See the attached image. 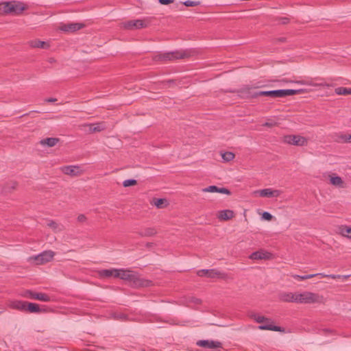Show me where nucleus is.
Returning <instances> with one entry per match:
<instances>
[{
    "instance_id": "obj_1",
    "label": "nucleus",
    "mask_w": 351,
    "mask_h": 351,
    "mask_svg": "<svg viewBox=\"0 0 351 351\" xmlns=\"http://www.w3.org/2000/svg\"><path fill=\"white\" fill-rule=\"evenodd\" d=\"M192 51L190 50H177L175 51L158 53L153 56V60L166 63L180 59H185L191 57Z\"/></svg>"
},
{
    "instance_id": "obj_2",
    "label": "nucleus",
    "mask_w": 351,
    "mask_h": 351,
    "mask_svg": "<svg viewBox=\"0 0 351 351\" xmlns=\"http://www.w3.org/2000/svg\"><path fill=\"white\" fill-rule=\"evenodd\" d=\"M10 306L13 309L21 311H27L31 313H39L46 311L45 309L40 308V306L36 303L21 300L12 301L10 304Z\"/></svg>"
},
{
    "instance_id": "obj_3",
    "label": "nucleus",
    "mask_w": 351,
    "mask_h": 351,
    "mask_svg": "<svg viewBox=\"0 0 351 351\" xmlns=\"http://www.w3.org/2000/svg\"><path fill=\"white\" fill-rule=\"evenodd\" d=\"M322 296L317 293L309 291H304L302 293H295V303L298 304H313L321 303L322 302Z\"/></svg>"
},
{
    "instance_id": "obj_4",
    "label": "nucleus",
    "mask_w": 351,
    "mask_h": 351,
    "mask_svg": "<svg viewBox=\"0 0 351 351\" xmlns=\"http://www.w3.org/2000/svg\"><path fill=\"white\" fill-rule=\"evenodd\" d=\"M150 19H137L128 21L123 24V27L127 29H138L145 28L148 26Z\"/></svg>"
},
{
    "instance_id": "obj_5",
    "label": "nucleus",
    "mask_w": 351,
    "mask_h": 351,
    "mask_svg": "<svg viewBox=\"0 0 351 351\" xmlns=\"http://www.w3.org/2000/svg\"><path fill=\"white\" fill-rule=\"evenodd\" d=\"M283 142L296 146H304L307 144V139L300 135H286L283 137Z\"/></svg>"
},
{
    "instance_id": "obj_6",
    "label": "nucleus",
    "mask_w": 351,
    "mask_h": 351,
    "mask_svg": "<svg viewBox=\"0 0 351 351\" xmlns=\"http://www.w3.org/2000/svg\"><path fill=\"white\" fill-rule=\"evenodd\" d=\"M55 253L51 250H46L37 256L31 257L36 261V265H43L53 260Z\"/></svg>"
},
{
    "instance_id": "obj_7",
    "label": "nucleus",
    "mask_w": 351,
    "mask_h": 351,
    "mask_svg": "<svg viewBox=\"0 0 351 351\" xmlns=\"http://www.w3.org/2000/svg\"><path fill=\"white\" fill-rule=\"evenodd\" d=\"M23 296L32 300H38L42 302H50L51 298L47 293L42 292H34L31 290H26Z\"/></svg>"
},
{
    "instance_id": "obj_8",
    "label": "nucleus",
    "mask_w": 351,
    "mask_h": 351,
    "mask_svg": "<svg viewBox=\"0 0 351 351\" xmlns=\"http://www.w3.org/2000/svg\"><path fill=\"white\" fill-rule=\"evenodd\" d=\"M129 283L132 287L135 288L146 287L152 284V281L140 278L136 272H134Z\"/></svg>"
},
{
    "instance_id": "obj_9",
    "label": "nucleus",
    "mask_w": 351,
    "mask_h": 351,
    "mask_svg": "<svg viewBox=\"0 0 351 351\" xmlns=\"http://www.w3.org/2000/svg\"><path fill=\"white\" fill-rule=\"evenodd\" d=\"M254 194L262 197H278L282 194V191L277 189L267 188L255 191Z\"/></svg>"
},
{
    "instance_id": "obj_10",
    "label": "nucleus",
    "mask_w": 351,
    "mask_h": 351,
    "mask_svg": "<svg viewBox=\"0 0 351 351\" xmlns=\"http://www.w3.org/2000/svg\"><path fill=\"white\" fill-rule=\"evenodd\" d=\"M26 9L27 6L23 2L12 1L9 14L20 15Z\"/></svg>"
},
{
    "instance_id": "obj_11",
    "label": "nucleus",
    "mask_w": 351,
    "mask_h": 351,
    "mask_svg": "<svg viewBox=\"0 0 351 351\" xmlns=\"http://www.w3.org/2000/svg\"><path fill=\"white\" fill-rule=\"evenodd\" d=\"M85 27V24L82 23H70L62 24L60 29L65 32H75Z\"/></svg>"
},
{
    "instance_id": "obj_12",
    "label": "nucleus",
    "mask_w": 351,
    "mask_h": 351,
    "mask_svg": "<svg viewBox=\"0 0 351 351\" xmlns=\"http://www.w3.org/2000/svg\"><path fill=\"white\" fill-rule=\"evenodd\" d=\"M196 345L207 349H215L221 348V343L213 340H199L197 341Z\"/></svg>"
},
{
    "instance_id": "obj_13",
    "label": "nucleus",
    "mask_w": 351,
    "mask_h": 351,
    "mask_svg": "<svg viewBox=\"0 0 351 351\" xmlns=\"http://www.w3.org/2000/svg\"><path fill=\"white\" fill-rule=\"evenodd\" d=\"M80 167L76 165H68L61 167L63 173L71 176H78L83 173L82 171H80Z\"/></svg>"
},
{
    "instance_id": "obj_14",
    "label": "nucleus",
    "mask_w": 351,
    "mask_h": 351,
    "mask_svg": "<svg viewBox=\"0 0 351 351\" xmlns=\"http://www.w3.org/2000/svg\"><path fill=\"white\" fill-rule=\"evenodd\" d=\"M252 260H269L272 258V254L264 250L254 252L249 256Z\"/></svg>"
},
{
    "instance_id": "obj_15",
    "label": "nucleus",
    "mask_w": 351,
    "mask_h": 351,
    "mask_svg": "<svg viewBox=\"0 0 351 351\" xmlns=\"http://www.w3.org/2000/svg\"><path fill=\"white\" fill-rule=\"evenodd\" d=\"M19 183L17 181H8L2 186L1 193L5 194H10L17 189Z\"/></svg>"
},
{
    "instance_id": "obj_16",
    "label": "nucleus",
    "mask_w": 351,
    "mask_h": 351,
    "mask_svg": "<svg viewBox=\"0 0 351 351\" xmlns=\"http://www.w3.org/2000/svg\"><path fill=\"white\" fill-rule=\"evenodd\" d=\"M234 217V211L229 209L219 210L217 214V218L221 221H228Z\"/></svg>"
},
{
    "instance_id": "obj_17",
    "label": "nucleus",
    "mask_w": 351,
    "mask_h": 351,
    "mask_svg": "<svg viewBox=\"0 0 351 351\" xmlns=\"http://www.w3.org/2000/svg\"><path fill=\"white\" fill-rule=\"evenodd\" d=\"M281 89L272 90H261L255 93V96H266L273 98H282Z\"/></svg>"
},
{
    "instance_id": "obj_18",
    "label": "nucleus",
    "mask_w": 351,
    "mask_h": 351,
    "mask_svg": "<svg viewBox=\"0 0 351 351\" xmlns=\"http://www.w3.org/2000/svg\"><path fill=\"white\" fill-rule=\"evenodd\" d=\"M202 191L205 193H219L226 195L231 194V191L228 189L224 187H218L215 185L209 186L206 188L202 189Z\"/></svg>"
},
{
    "instance_id": "obj_19",
    "label": "nucleus",
    "mask_w": 351,
    "mask_h": 351,
    "mask_svg": "<svg viewBox=\"0 0 351 351\" xmlns=\"http://www.w3.org/2000/svg\"><path fill=\"white\" fill-rule=\"evenodd\" d=\"M260 330H267L273 331H281L280 326H274L273 322L269 318V322H264L258 326Z\"/></svg>"
},
{
    "instance_id": "obj_20",
    "label": "nucleus",
    "mask_w": 351,
    "mask_h": 351,
    "mask_svg": "<svg viewBox=\"0 0 351 351\" xmlns=\"http://www.w3.org/2000/svg\"><path fill=\"white\" fill-rule=\"evenodd\" d=\"M324 276V277L331 278L332 279H335L337 278L336 275H333V274L326 275V274H322V273L304 275V276L294 275V276H293V277L295 279H297V280H304L310 279V278H311L313 277H315V276Z\"/></svg>"
},
{
    "instance_id": "obj_21",
    "label": "nucleus",
    "mask_w": 351,
    "mask_h": 351,
    "mask_svg": "<svg viewBox=\"0 0 351 351\" xmlns=\"http://www.w3.org/2000/svg\"><path fill=\"white\" fill-rule=\"evenodd\" d=\"M199 276H206L208 278H214L217 277L220 274L215 269H201L197 272Z\"/></svg>"
},
{
    "instance_id": "obj_22",
    "label": "nucleus",
    "mask_w": 351,
    "mask_h": 351,
    "mask_svg": "<svg viewBox=\"0 0 351 351\" xmlns=\"http://www.w3.org/2000/svg\"><path fill=\"white\" fill-rule=\"evenodd\" d=\"M279 298L282 302L295 303V293L283 292L280 294Z\"/></svg>"
},
{
    "instance_id": "obj_23",
    "label": "nucleus",
    "mask_w": 351,
    "mask_h": 351,
    "mask_svg": "<svg viewBox=\"0 0 351 351\" xmlns=\"http://www.w3.org/2000/svg\"><path fill=\"white\" fill-rule=\"evenodd\" d=\"M99 275L103 278H110L114 277L117 278L119 275L118 269H102L99 271Z\"/></svg>"
},
{
    "instance_id": "obj_24",
    "label": "nucleus",
    "mask_w": 351,
    "mask_h": 351,
    "mask_svg": "<svg viewBox=\"0 0 351 351\" xmlns=\"http://www.w3.org/2000/svg\"><path fill=\"white\" fill-rule=\"evenodd\" d=\"M118 272L119 275L117 276V278H119L129 282L134 271L125 269H118Z\"/></svg>"
},
{
    "instance_id": "obj_25",
    "label": "nucleus",
    "mask_w": 351,
    "mask_h": 351,
    "mask_svg": "<svg viewBox=\"0 0 351 351\" xmlns=\"http://www.w3.org/2000/svg\"><path fill=\"white\" fill-rule=\"evenodd\" d=\"M59 141H60V138H58L50 137V138H46L42 139L40 141V143L42 145H47L49 147H51L55 146Z\"/></svg>"
},
{
    "instance_id": "obj_26",
    "label": "nucleus",
    "mask_w": 351,
    "mask_h": 351,
    "mask_svg": "<svg viewBox=\"0 0 351 351\" xmlns=\"http://www.w3.org/2000/svg\"><path fill=\"white\" fill-rule=\"evenodd\" d=\"M156 233L157 231L154 228H146L138 232V234L141 237H152Z\"/></svg>"
},
{
    "instance_id": "obj_27",
    "label": "nucleus",
    "mask_w": 351,
    "mask_h": 351,
    "mask_svg": "<svg viewBox=\"0 0 351 351\" xmlns=\"http://www.w3.org/2000/svg\"><path fill=\"white\" fill-rule=\"evenodd\" d=\"M29 45L33 48L47 49L49 47V43L40 40H31Z\"/></svg>"
},
{
    "instance_id": "obj_28",
    "label": "nucleus",
    "mask_w": 351,
    "mask_h": 351,
    "mask_svg": "<svg viewBox=\"0 0 351 351\" xmlns=\"http://www.w3.org/2000/svg\"><path fill=\"white\" fill-rule=\"evenodd\" d=\"M249 317L254 319L257 323L262 324L264 322H269V318L261 315L258 313L250 312L249 313Z\"/></svg>"
},
{
    "instance_id": "obj_29",
    "label": "nucleus",
    "mask_w": 351,
    "mask_h": 351,
    "mask_svg": "<svg viewBox=\"0 0 351 351\" xmlns=\"http://www.w3.org/2000/svg\"><path fill=\"white\" fill-rule=\"evenodd\" d=\"M87 125L89 128V132L92 133L101 132L106 129L103 123H98L96 124H88Z\"/></svg>"
},
{
    "instance_id": "obj_30",
    "label": "nucleus",
    "mask_w": 351,
    "mask_h": 351,
    "mask_svg": "<svg viewBox=\"0 0 351 351\" xmlns=\"http://www.w3.org/2000/svg\"><path fill=\"white\" fill-rule=\"evenodd\" d=\"M10 5H11V1L1 2L0 3V14H9Z\"/></svg>"
},
{
    "instance_id": "obj_31",
    "label": "nucleus",
    "mask_w": 351,
    "mask_h": 351,
    "mask_svg": "<svg viewBox=\"0 0 351 351\" xmlns=\"http://www.w3.org/2000/svg\"><path fill=\"white\" fill-rule=\"evenodd\" d=\"M220 155L223 159V162H230L234 158V154L232 152H220Z\"/></svg>"
},
{
    "instance_id": "obj_32",
    "label": "nucleus",
    "mask_w": 351,
    "mask_h": 351,
    "mask_svg": "<svg viewBox=\"0 0 351 351\" xmlns=\"http://www.w3.org/2000/svg\"><path fill=\"white\" fill-rule=\"evenodd\" d=\"M159 83L162 85V88H167V87H172V86L178 85L180 83V81H178V80L171 79V80H164V81L160 82Z\"/></svg>"
},
{
    "instance_id": "obj_33",
    "label": "nucleus",
    "mask_w": 351,
    "mask_h": 351,
    "mask_svg": "<svg viewBox=\"0 0 351 351\" xmlns=\"http://www.w3.org/2000/svg\"><path fill=\"white\" fill-rule=\"evenodd\" d=\"M330 182L332 185H334L335 186H339V187L343 186V180H342L341 178L339 176H330Z\"/></svg>"
},
{
    "instance_id": "obj_34",
    "label": "nucleus",
    "mask_w": 351,
    "mask_h": 351,
    "mask_svg": "<svg viewBox=\"0 0 351 351\" xmlns=\"http://www.w3.org/2000/svg\"><path fill=\"white\" fill-rule=\"evenodd\" d=\"M335 92L338 95H350L351 88L346 87H338L335 88Z\"/></svg>"
},
{
    "instance_id": "obj_35",
    "label": "nucleus",
    "mask_w": 351,
    "mask_h": 351,
    "mask_svg": "<svg viewBox=\"0 0 351 351\" xmlns=\"http://www.w3.org/2000/svg\"><path fill=\"white\" fill-rule=\"evenodd\" d=\"M167 202V199L164 198H154L151 202L152 204L156 206L158 208H162L164 207V204Z\"/></svg>"
},
{
    "instance_id": "obj_36",
    "label": "nucleus",
    "mask_w": 351,
    "mask_h": 351,
    "mask_svg": "<svg viewBox=\"0 0 351 351\" xmlns=\"http://www.w3.org/2000/svg\"><path fill=\"white\" fill-rule=\"evenodd\" d=\"M339 230L343 237L351 239V227L343 226L340 228Z\"/></svg>"
},
{
    "instance_id": "obj_37",
    "label": "nucleus",
    "mask_w": 351,
    "mask_h": 351,
    "mask_svg": "<svg viewBox=\"0 0 351 351\" xmlns=\"http://www.w3.org/2000/svg\"><path fill=\"white\" fill-rule=\"evenodd\" d=\"M282 97H285L289 95H293L300 92V90H294V89H281Z\"/></svg>"
},
{
    "instance_id": "obj_38",
    "label": "nucleus",
    "mask_w": 351,
    "mask_h": 351,
    "mask_svg": "<svg viewBox=\"0 0 351 351\" xmlns=\"http://www.w3.org/2000/svg\"><path fill=\"white\" fill-rule=\"evenodd\" d=\"M348 134L339 133L336 135L335 141L341 143H348Z\"/></svg>"
},
{
    "instance_id": "obj_39",
    "label": "nucleus",
    "mask_w": 351,
    "mask_h": 351,
    "mask_svg": "<svg viewBox=\"0 0 351 351\" xmlns=\"http://www.w3.org/2000/svg\"><path fill=\"white\" fill-rule=\"evenodd\" d=\"M182 3L187 7H194L200 5V1L186 0L184 2H182Z\"/></svg>"
},
{
    "instance_id": "obj_40",
    "label": "nucleus",
    "mask_w": 351,
    "mask_h": 351,
    "mask_svg": "<svg viewBox=\"0 0 351 351\" xmlns=\"http://www.w3.org/2000/svg\"><path fill=\"white\" fill-rule=\"evenodd\" d=\"M137 184V181L134 179H128L125 180L123 182V186L124 187H128L131 186H134Z\"/></svg>"
},
{
    "instance_id": "obj_41",
    "label": "nucleus",
    "mask_w": 351,
    "mask_h": 351,
    "mask_svg": "<svg viewBox=\"0 0 351 351\" xmlns=\"http://www.w3.org/2000/svg\"><path fill=\"white\" fill-rule=\"evenodd\" d=\"M273 218V216L269 213L265 211L262 214V219L267 221H270Z\"/></svg>"
},
{
    "instance_id": "obj_42",
    "label": "nucleus",
    "mask_w": 351,
    "mask_h": 351,
    "mask_svg": "<svg viewBox=\"0 0 351 351\" xmlns=\"http://www.w3.org/2000/svg\"><path fill=\"white\" fill-rule=\"evenodd\" d=\"M277 125V123L273 120H269L263 124V126L272 128Z\"/></svg>"
},
{
    "instance_id": "obj_43",
    "label": "nucleus",
    "mask_w": 351,
    "mask_h": 351,
    "mask_svg": "<svg viewBox=\"0 0 351 351\" xmlns=\"http://www.w3.org/2000/svg\"><path fill=\"white\" fill-rule=\"evenodd\" d=\"M47 226L53 230H56L58 227V223L53 221H49Z\"/></svg>"
},
{
    "instance_id": "obj_44",
    "label": "nucleus",
    "mask_w": 351,
    "mask_h": 351,
    "mask_svg": "<svg viewBox=\"0 0 351 351\" xmlns=\"http://www.w3.org/2000/svg\"><path fill=\"white\" fill-rule=\"evenodd\" d=\"M175 0H158L159 3L161 5H169L173 3Z\"/></svg>"
},
{
    "instance_id": "obj_45",
    "label": "nucleus",
    "mask_w": 351,
    "mask_h": 351,
    "mask_svg": "<svg viewBox=\"0 0 351 351\" xmlns=\"http://www.w3.org/2000/svg\"><path fill=\"white\" fill-rule=\"evenodd\" d=\"M86 217L84 215H79L77 217V221L80 223H83L86 221Z\"/></svg>"
},
{
    "instance_id": "obj_46",
    "label": "nucleus",
    "mask_w": 351,
    "mask_h": 351,
    "mask_svg": "<svg viewBox=\"0 0 351 351\" xmlns=\"http://www.w3.org/2000/svg\"><path fill=\"white\" fill-rule=\"evenodd\" d=\"M191 301L193 303H195V304H201L202 301L200 299H198V298H191Z\"/></svg>"
},
{
    "instance_id": "obj_47",
    "label": "nucleus",
    "mask_w": 351,
    "mask_h": 351,
    "mask_svg": "<svg viewBox=\"0 0 351 351\" xmlns=\"http://www.w3.org/2000/svg\"><path fill=\"white\" fill-rule=\"evenodd\" d=\"M280 23L282 24H287L289 23V19L286 17L282 18Z\"/></svg>"
},
{
    "instance_id": "obj_48",
    "label": "nucleus",
    "mask_w": 351,
    "mask_h": 351,
    "mask_svg": "<svg viewBox=\"0 0 351 351\" xmlns=\"http://www.w3.org/2000/svg\"><path fill=\"white\" fill-rule=\"evenodd\" d=\"M319 85L322 86H324V87H329V86H333L332 84H328V83H326V82L321 83Z\"/></svg>"
},
{
    "instance_id": "obj_49",
    "label": "nucleus",
    "mask_w": 351,
    "mask_h": 351,
    "mask_svg": "<svg viewBox=\"0 0 351 351\" xmlns=\"http://www.w3.org/2000/svg\"><path fill=\"white\" fill-rule=\"evenodd\" d=\"M57 99L55 98H48L46 99L47 102H53L56 101Z\"/></svg>"
},
{
    "instance_id": "obj_50",
    "label": "nucleus",
    "mask_w": 351,
    "mask_h": 351,
    "mask_svg": "<svg viewBox=\"0 0 351 351\" xmlns=\"http://www.w3.org/2000/svg\"><path fill=\"white\" fill-rule=\"evenodd\" d=\"M348 143L351 142V134H348Z\"/></svg>"
},
{
    "instance_id": "obj_51",
    "label": "nucleus",
    "mask_w": 351,
    "mask_h": 351,
    "mask_svg": "<svg viewBox=\"0 0 351 351\" xmlns=\"http://www.w3.org/2000/svg\"><path fill=\"white\" fill-rule=\"evenodd\" d=\"M151 245H152L151 243H147V246H151Z\"/></svg>"
}]
</instances>
